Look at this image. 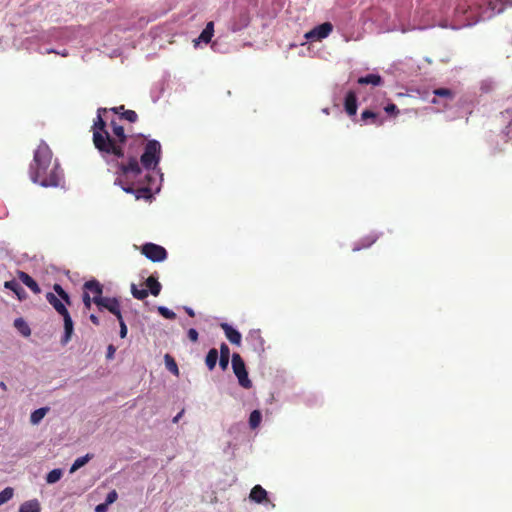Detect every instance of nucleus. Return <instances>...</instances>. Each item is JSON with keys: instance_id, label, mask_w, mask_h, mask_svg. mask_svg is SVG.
<instances>
[{"instance_id": "f257e3e1", "label": "nucleus", "mask_w": 512, "mask_h": 512, "mask_svg": "<svg viewBox=\"0 0 512 512\" xmlns=\"http://www.w3.org/2000/svg\"><path fill=\"white\" fill-rule=\"evenodd\" d=\"M112 135L108 132L105 140L107 152H101L102 158L108 163H115L117 178L115 184L126 193L135 195L137 200H150L153 196L150 187L152 177L143 173L140 168L138 155L143 148L144 137H130L124 127L112 120L110 123Z\"/></svg>"}, {"instance_id": "f03ea898", "label": "nucleus", "mask_w": 512, "mask_h": 512, "mask_svg": "<svg viewBox=\"0 0 512 512\" xmlns=\"http://www.w3.org/2000/svg\"><path fill=\"white\" fill-rule=\"evenodd\" d=\"M29 175L34 183L43 187H57L63 178L57 159H53L50 147L43 141L34 152Z\"/></svg>"}, {"instance_id": "7ed1b4c3", "label": "nucleus", "mask_w": 512, "mask_h": 512, "mask_svg": "<svg viewBox=\"0 0 512 512\" xmlns=\"http://www.w3.org/2000/svg\"><path fill=\"white\" fill-rule=\"evenodd\" d=\"M455 19L459 27H467L493 17V13L486 14L483 5L478 2L469 3L467 0H459L454 11Z\"/></svg>"}, {"instance_id": "20e7f679", "label": "nucleus", "mask_w": 512, "mask_h": 512, "mask_svg": "<svg viewBox=\"0 0 512 512\" xmlns=\"http://www.w3.org/2000/svg\"><path fill=\"white\" fill-rule=\"evenodd\" d=\"M141 151H143V153L140 156V168L142 169L143 173H148L151 177H153L149 171L151 169H155L160 162L162 152L161 144L157 140L146 141L144 139L143 148ZM154 181V178H152L150 181V187L152 191V182Z\"/></svg>"}, {"instance_id": "39448f33", "label": "nucleus", "mask_w": 512, "mask_h": 512, "mask_svg": "<svg viewBox=\"0 0 512 512\" xmlns=\"http://www.w3.org/2000/svg\"><path fill=\"white\" fill-rule=\"evenodd\" d=\"M106 108H99L97 111V117L94 120L93 126H92V132L93 137L92 141L94 144V147L98 150L99 153L101 152H107L108 150L106 147L105 140H108V130H107V124L104 121L102 117V113H106Z\"/></svg>"}, {"instance_id": "423d86ee", "label": "nucleus", "mask_w": 512, "mask_h": 512, "mask_svg": "<svg viewBox=\"0 0 512 512\" xmlns=\"http://www.w3.org/2000/svg\"><path fill=\"white\" fill-rule=\"evenodd\" d=\"M232 369L236 377L238 378L239 384L245 388L249 389L252 387V382L248 377V372L246 370L245 363L238 353H234L232 355Z\"/></svg>"}, {"instance_id": "0eeeda50", "label": "nucleus", "mask_w": 512, "mask_h": 512, "mask_svg": "<svg viewBox=\"0 0 512 512\" xmlns=\"http://www.w3.org/2000/svg\"><path fill=\"white\" fill-rule=\"evenodd\" d=\"M141 253L153 262H161L167 258L166 249L154 243H145L142 245Z\"/></svg>"}, {"instance_id": "6e6552de", "label": "nucleus", "mask_w": 512, "mask_h": 512, "mask_svg": "<svg viewBox=\"0 0 512 512\" xmlns=\"http://www.w3.org/2000/svg\"><path fill=\"white\" fill-rule=\"evenodd\" d=\"M96 306L99 311L104 309L116 316L117 319H121V304L120 301L115 297H102L96 300Z\"/></svg>"}, {"instance_id": "1a4fd4ad", "label": "nucleus", "mask_w": 512, "mask_h": 512, "mask_svg": "<svg viewBox=\"0 0 512 512\" xmlns=\"http://www.w3.org/2000/svg\"><path fill=\"white\" fill-rule=\"evenodd\" d=\"M333 26L330 22L322 23L305 34L308 41H320L329 36L332 32Z\"/></svg>"}, {"instance_id": "9d476101", "label": "nucleus", "mask_w": 512, "mask_h": 512, "mask_svg": "<svg viewBox=\"0 0 512 512\" xmlns=\"http://www.w3.org/2000/svg\"><path fill=\"white\" fill-rule=\"evenodd\" d=\"M83 292L88 293L96 305V300L101 299L103 296V285L96 279L86 281L83 284Z\"/></svg>"}, {"instance_id": "9b49d317", "label": "nucleus", "mask_w": 512, "mask_h": 512, "mask_svg": "<svg viewBox=\"0 0 512 512\" xmlns=\"http://www.w3.org/2000/svg\"><path fill=\"white\" fill-rule=\"evenodd\" d=\"M246 341L252 347V349L256 352L264 351V339L261 336V331L259 329L251 330L247 337Z\"/></svg>"}, {"instance_id": "f8f14e48", "label": "nucleus", "mask_w": 512, "mask_h": 512, "mask_svg": "<svg viewBox=\"0 0 512 512\" xmlns=\"http://www.w3.org/2000/svg\"><path fill=\"white\" fill-rule=\"evenodd\" d=\"M249 499L257 504L268 502V493L261 485H255L249 494Z\"/></svg>"}, {"instance_id": "ddd939ff", "label": "nucleus", "mask_w": 512, "mask_h": 512, "mask_svg": "<svg viewBox=\"0 0 512 512\" xmlns=\"http://www.w3.org/2000/svg\"><path fill=\"white\" fill-rule=\"evenodd\" d=\"M61 316L64 321V335L61 339V343L65 345L71 340L74 331V324L69 312Z\"/></svg>"}, {"instance_id": "4468645a", "label": "nucleus", "mask_w": 512, "mask_h": 512, "mask_svg": "<svg viewBox=\"0 0 512 512\" xmlns=\"http://www.w3.org/2000/svg\"><path fill=\"white\" fill-rule=\"evenodd\" d=\"M220 326H221L222 330L224 331L225 336L232 344H235L238 346L241 344L242 337H241V334L239 331L234 329L228 323H222Z\"/></svg>"}, {"instance_id": "2eb2a0df", "label": "nucleus", "mask_w": 512, "mask_h": 512, "mask_svg": "<svg viewBox=\"0 0 512 512\" xmlns=\"http://www.w3.org/2000/svg\"><path fill=\"white\" fill-rule=\"evenodd\" d=\"M345 111L349 116H354L357 112V96L354 91H348L344 102Z\"/></svg>"}, {"instance_id": "dca6fc26", "label": "nucleus", "mask_w": 512, "mask_h": 512, "mask_svg": "<svg viewBox=\"0 0 512 512\" xmlns=\"http://www.w3.org/2000/svg\"><path fill=\"white\" fill-rule=\"evenodd\" d=\"M59 296L58 295H55L54 293L52 292H48L46 294V300L48 301V303L60 314V315H64L66 313H68L69 311L67 310L65 304L58 298Z\"/></svg>"}, {"instance_id": "f3484780", "label": "nucleus", "mask_w": 512, "mask_h": 512, "mask_svg": "<svg viewBox=\"0 0 512 512\" xmlns=\"http://www.w3.org/2000/svg\"><path fill=\"white\" fill-rule=\"evenodd\" d=\"M18 278L19 280L25 284L33 293L39 294L41 292V289L38 285V283L26 272L19 271L18 272Z\"/></svg>"}, {"instance_id": "a211bd4d", "label": "nucleus", "mask_w": 512, "mask_h": 512, "mask_svg": "<svg viewBox=\"0 0 512 512\" xmlns=\"http://www.w3.org/2000/svg\"><path fill=\"white\" fill-rule=\"evenodd\" d=\"M361 120L366 124L371 123L377 126H381L384 123V120L380 118L379 114L372 110H364L361 113Z\"/></svg>"}, {"instance_id": "6ab92c4d", "label": "nucleus", "mask_w": 512, "mask_h": 512, "mask_svg": "<svg viewBox=\"0 0 512 512\" xmlns=\"http://www.w3.org/2000/svg\"><path fill=\"white\" fill-rule=\"evenodd\" d=\"M213 34H214V23L212 21H210L206 24V27L201 32L198 39L195 40V44H198L199 42H204V43L208 44L211 41Z\"/></svg>"}, {"instance_id": "aec40b11", "label": "nucleus", "mask_w": 512, "mask_h": 512, "mask_svg": "<svg viewBox=\"0 0 512 512\" xmlns=\"http://www.w3.org/2000/svg\"><path fill=\"white\" fill-rule=\"evenodd\" d=\"M148 292L153 296H158L161 292L162 286L160 282L153 275L149 276L145 281Z\"/></svg>"}, {"instance_id": "412c9836", "label": "nucleus", "mask_w": 512, "mask_h": 512, "mask_svg": "<svg viewBox=\"0 0 512 512\" xmlns=\"http://www.w3.org/2000/svg\"><path fill=\"white\" fill-rule=\"evenodd\" d=\"M378 235L377 234H370L366 237H363L354 247H353V251H359L361 250L362 248H368L370 247L372 244H374L377 240H378Z\"/></svg>"}, {"instance_id": "4be33fe9", "label": "nucleus", "mask_w": 512, "mask_h": 512, "mask_svg": "<svg viewBox=\"0 0 512 512\" xmlns=\"http://www.w3.org/2000/svg\"><path fill=\"white\" fill-rule=\"evenodd\" d=\"M357 82L361 85L371 84L373 86H378L382 84V78L378 74H368L366 76L360 77Z\"/></svg>"}, {"instance_id": "5701e85b", "label": "nucleus", "mask_w": 512, "mask_h": 512, "mask_svg": "<svg viewBox=\"0 0 512 512\" xmlns=\"http://www.w3.org/2000/svg\"><path fill=\"white\" fill-rule=\"evenodd\" d=\"M218 356H219V352L216 348H212L208 351L206 358H205V364L210 371H212L215 368V366L217 364Z\"/></svg>"}, {"instance_id": "b1692460", "label": "nucleus", "mask_w": 512, "mask_h": 512, "mask_svg": "<svg viewBox=\"0 0 512 512\" xmlns=\"http://www.w3.org/2000/svg\"><path fill=\"white\" fill-rule=\"evenodd\" d=\"M504 4L500 0H490L487 7H483L486 10V14L493 13V16L503 11Z\"/></svg>"}, {"instance_id": "393cba45", "label": "nucleus", "mask_w": 512, "mask_h": 512, "mask_svg": "<svg viewBox=\"0 0 512 512\" xmlns=\"http://www.w3.org/2000/svg\"><path fill=\"white\" fill-rule=\"evenodd\" d=\"M4 287L9 289V290H12L18 296V298L20 300L25 297L24 289L15 280L6 281L5 284H4Z\"/></svg>"}, {"instance_id": "a878e982", "label": "nucleus", "mask_w": 512, "mask_h": 512, "mask_svg": "<svg viewBox=\"0 0 512 512\" xmlns=\"http://www.w3.org/2000/svg\"><path fill=\"white\" fill-rule=\"evenodd\" d=\"M19 512H40V504L36 499L26 501L20 506Z\"/></svg>"}, {"instance_id": "bb28decb", "label": "nucleus", "mask_w": 512, "mask_h": 512, "mask_svg": "<svg viewBox=\"0 0 512 512\" xmlns=\"http://www.w3.org/2000/svg\"><path fill=\"white\" fill-rule=\"evenodd\" d=\"M48 410H49V408H47V407H42V408L36 409L30 415V422L34 425L38 424L45 417Z\"/></svg>"}, {"instance_id": "cd10ccee", "label": "nucleus", "mask_w": 512, "mask_h": 512, "mask_svg": "<svg viewBox=\"0 0 512 512\" xmlns=\"http://www.w3.org/2000/svg\"><path fill=\"white\" fill-rule=\"evenodd\" d=\"M92 457V454H86L85 456L77 458L70 468V473H74L79 468L83 467Z\"/></svg>"}, {"instance_id": "c85d7f7f", "label": "nucleus", "mask_w": 512, "mask_h": 512, "mask_svg": "<svg viewBox=\"0 0 512 512\" xmlns=\"http://www.w3.org/2000/svg\"><path fill=\"white\" fill-rule=\"evenodd\" d=\"M53 289L59 296L60 300L64 301V304L71 305V299L68 293L62 288L60 284H54Z\"/></svg>"}, {"instance_id": "c756f323", "label": "nucleus", "mask_w": 512, "mask_h": 512, "mask_svg": "<svg viewBox=\"0 0 512 512\" xmlns=\"http://www.w3.org/2000/svg\"><path fill=\"white\" fill-rule=\"evenodd\" d=\"M53 289L59 296L60 300L64 301V304L71 305V299L68 293L62 288L60 284H54Z\"/></svg>"}, {"instance_id": "7c9ffc66", "label": "nucleus", "mask_w": 512, "mask_h": 512, "mask_svg": "<svg viewBox=\"0 0 512 512\" xmlns=\"http://www.w3.org/2000/svg\"><path fill=\"white\" fill-rule=\"evenodd\" d=\"M131 293L137 300H144L149 294L147 289L138 288L136 284L131 285Z\"/></svg>"}, {"instance_id": "2f4dec72", "label": "nucleus", "mask_w": 512, "mask_h": 512, "mask_svg": "<svg viewBox=\"0 0 512 512\" xmlns=\"http://www.w3.org/2000/svg\"><path fill=\"white\" fill-rule=\"evenodd\" d=\"M262 419V415L259 410H254L251 412L249 417V425L252 429L257 428L260 425Z\"/></svg>"}, {"instance_id": "473e14b6", "label": "nucleus", "mask_w": 512, "mask_h": 512, "mask_svg": "<svg viewBox=\"0 0 512 512\" xmlns=\"http://www.w3.org/2000/svg\"><path fill=\"white\" fill-rule=\"evenodd\" d=\"M62 477V470L61 469H53L50 471L46 476V481L49 484L56 483L59 481Z\"/></svg>"}, {"instance_id": "72a5a7b5", "label": "nucleus", "mask_w": 512, "mask_h": 512, "mask_svg": "<svg viewBox=\"0 0 512 512\" xmlns=\"http://www.w3.org/2000/svg\"><path fill=\"white\" fill-rule=\"evenodd\" d=\"M165 363H166L167 369L170 372H172L175 375H178V373H179L178 366L172 356H170L169 354H166L165 355Z\"/></svg>"}, {"instance_id": "f704fd0d", "label": "nucleus", "mask_w": 512, "mask_h": 512, "mask_svg": "<svg viewBox=\"0 0 512 512\" xmlns=\"http://www.w3.org/2000/svg\"><path fill=\"white\" fill-rule=\"evenodd\" d=\"M435 96L444 97L452 100L454 98V92L448 88H437L433 91Z\"/></svg>"}, {"instance_id": "c9c22d12", "label": "nucleus", "mask_w": 512, "mask_h": 512, "mask_svg": "<svg viewBox=\"0 0 512 512\" xmlns=\"http://www.w3.org/2000/svg\"><path fill=\"white\" fill-rule=\"evenodd\" d=\"M13 489L11 487H7L0 492V505L6 503L13 497Z\"/></svg>"}, {"instance_id": "e433bc0d", "label": "nucleus", "mask_w": 512, "mask_h": 512, "mask_svg": "<svg viewBox=\"0 0 512 512\" xmlns=\"http://www.w3.org/2000/svg\"><path fill=\"white\" fill-rule=\"evenodd\" d=\"M120 117L130 123H135L138 120V115L134 110H125L121 113Z\"/></svg>"}, {"instance_id": "4c0bfd02", "label": "nucleus", "mask_w": 512, "mask_h": 512, "mask_svg": "<svg viewBox=\"0 0 512 512\" xmlns=\"http://www.w3.org/2000/svg\"><path fill=\"white\" fill-rule=\"evenodd\" d=\"M158 312H159L160 315H162L166 319L174 320L176 318L175 312H173L172 310L168 309L167 307L159 306L158 307Z\"/></svg>"}, {"instance_id": "58836bf2", "label": "nucleus", "mask_w": 512, "mask_h": 512, "mask_svg": "<svg viewBox=\"0 0 512 512\" xmlns=\"http://www.w3.org/2000/svg\"><path fill=\"white\" fill-rule=\"evenodd\" d=\"M14 325L16 327H20V325H23V329H21V332L23 335H29L30 334V329L29 327L24 323V321L19 318V319H16L15 322H14Z\"/></svg>"}, {"instance_id": "ea45409f", "label": "nucleus", "mask_w": 512, "mask_h": 512, "mask_svg": "<svg viewBox=\"0 0 512 512\" xmlns=\"http://www.w3.org/2000/svg\"><path fill=\"white\" fill-rule=\"evenodd\" d=\"M82 300H83V304H84L85 309L89 310L91 308L92 303H93L92 297L88 293H84L83 292Z\"/></svg>"}, {"instance_id": "a19ab883", "label": "nucleus", "mask_w": 512, "mask_h": 512, "mask_svg": "<svg viewBox=\"0 0 512 512\" xmlns=\"http://www.w3.org/2000/svg\"><path fill=\"white\" fill-rule=\"evenodd\" d=\"M119 321L120 325V337L125 338L127 335V326L123 320V317L121 316V319H117Z\"/></svg>"}, {"instance_id": "79ce46f5", "label": "nucleus", "mask_w": 512, "mask_h": 512, "mask_svg": "<svg viewBox=\"0 0 512 512\" xmlns=\"http://www.w3.org/2000/svg\"><path fill=\"white\" fill-rule=\"evenodd\" d=\"M219 359V366L220 368L225 371L228 368L229 365V357L218 356Z\"/></svg>"}, {"instance_id": "37998d69", "label": "nucleus", "mask_w": 512, "mask_h": 512, "mask_svg": "<svg viewBox=\"0 0 512 512\" xmlns=\"http://www.w3.org/2000/svg\"><path fill=\"white\" fill-rule=\"evenodd\" d=\"M117 497H118V494L115 490H112L111 492L108 493L107 497H106V504H112L114 503L116 500H117Z\"/></svg>"}, {"instance_id": "c03bdc74", "label": "nucleus", "mask_w": 512, "mask_h": 512, "mask_svg": "<svg viewBox=\"0 0 512 512\" xmlns=\"http://www.w3.org/2000/svg\"><path fill=\"white\" fill-rule=\"evenodd\" d=\"M229 357L230 358V349L226 343H222L220 345V354L219 356Z\"/></svg>"}, {"instance_id": "a18cd8bd", "label": "nucleus", "mask_w": 512, "mask_h": 512, "mask_svg": "<svg viewBox=\"0 0 512 512\" xmlns=\"http://www.w3.org/2000/svg\"><path fill=\"white\" fill-rule=\"evenodd\" d=\"M385 112H387L388 114H398L399 113V110L397 108V106L393 103L391 104H388L385 108H384Z\"/></svg>"}, {"instance_id": "49530a36", "label": "nucleus", "mask_w": 512, "mask_h": 512, "mask_svg": "<svg viewBox=\"0 0 512 512\" xmlns=\"http://www.w3.org/2000/svg\"><path fill=\"white\" fill-rule=\"evenodd\" d=\"M187 335L192 342L198 341V332L194 328L189 329Z\"/></svg>"}, {"instance_id": "de8ad7c7", "label": "nucleus", "mask_w": 512, "mask_h": 512, "mask_svg": "<svg viewBox=\"0 0 512 512\" xmlns=\"http://www.w3.org/2000/svg\"><path fill=\"white\" fill-rule=\"evenodd\" d=\"M503 132H504L505 136L507 137V141L512 140V120L505 127Z\"/></svg>"}, {"instance_id": "09e8293b", "label": "nucleus", "mask_w": 512, "mask_h": 512, "mask_svg": "<svg viewBox=\"0 0 512 512\" xmlns=\"http://www.w3.org/2000/svg\"><path fill=\"white\" fill-rule=\"evenodd\" d=\"M110 110H111L112 112H114L115 114H120V115H121V113H122L123 111H125V109H124V105H120V106H118V107H113V108H111Z\"/></svg>"}, {"instance_id": "8fccbe9b", "label": "nucleus", "mask_w": 512, "mask_h": 512, "mask_svg": "<svg viewBox=\"0 0 512 512\" xmlns=\"http://www.w3.org/2000/svg\"><path fill=\"white\" fill-rule=\"evenodd\" d=\"M107 505L108 504H106V503L99 504V505L96 506L95 511L96 512H105L106 509H107Z\"/></svg>"}, {"instance_id": "3c124183", "label": "nucleus", "mask_w": 512, "mask_h": 512, "mask_svg": "<svg viewBox=\"0 0 512 512\" xmlns=\"http://www.w3.org/2000/svg\"><path fill=\"white\" fill-rule=\"evenodd\" d=\"M107 350V358H112L115 353V347L113 345H109Z\"/></svg>"}, {"instance_id": "603ef678", "label": "nucleus", "mask_w": 512, "mask_h": 512, "mask_svg": "<svg viewBox=\"0 0 512 512\" xmlns=\"http://www.w3.org/2000/svg\"><path fill=\"white\" fill-rule=\"evenodd\" d=\"M89 319H90V321H91L94 325H99V324H100L99 318H98L96 315H94V314H91V315L89 316Z\"/></svg>"}, {"instance_id": "864d4df0", "label": "nucleus", "mask_w": 512, "mask_h": 512, "mask_svg": "<svg viewBox=\"0 0 512 512\" xmlns=\"http://www.w3.org/2000/svg\"><path fill=\"white\" fill-rule=\"evenodd\" d=\"M185 410L182 409L173 419H172V422L173 423H178L180 418L183 416Z\"/></svg>"}, {"instance_id": "5fc2aeb1", "label": "nucleus", "mask_w": 512, "mask_h": 512, "mask_svg": "<svg viewBox=\"0 0 512 512\" xmlns=\"http://www.w3.org/2000/svg\"><path fill=\"white\" fill-rule=\"evenodd\" d=\"M184 310L185 312L190 316V317H194L195 316V312L193 311L192 308L190 307H184Z\"/></svg>"}, {"instance_id": "6e6d98bb", "label": "nucleus", "mask_w": 512, "mask_h": 512, "mask_svg": "<svg viewBox=\"0 0 512 512\" xmlns=\"http://www.w3.org/2000/svg\"><path fill=\"white\" fill-rule=\"evenodd\" d=\"M505 3L512 6V0H505Z\"/></svg>"}, {"instance_id": "4d7b16f0", "label": "nucleus", "mask_w": 512, "mask_h": 512, "mask_svg": "<svg viewBox=\"0 0 512 512\" xmlns=\"http://www.w3.org/2000/svg\"><path fill=\"white\" fill-rule=\"evenodd\" d=\"M0 385H1V388H3V389H5V388H6V385H5L3 382H1V384H0Z\"/></svg>"}, {"instance_id": "13d9d810", "label": "nucleus", "mask_w": 512, "mask_h": 512, "mask_svg": "<svg viewBox=\"0 0 512 512\" xmlns=\"http://www.w3.org/2000/svg\"><path fill=\"white\" fill-rule=\"evenodd\" d=\"M433 104H437V100L434 98L432 101H431Z\"/></svg>"}]
</instances>
